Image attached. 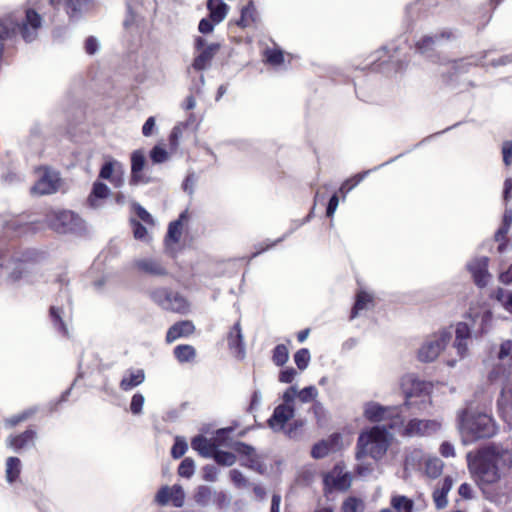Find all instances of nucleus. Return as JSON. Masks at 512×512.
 <instances>
[{"instance_id":"nucleus-1","label":"nucleus","mask_w":512,"mask_h":512,"mask_svg":"<svg viewBox=\"0 0 512 512\" xmlns=\"http://www.w3.org/2000/svg\"><path fill=\"white\" fill-rule=\"evenodd\" d=\"M468 469L480 486L497 483L502 474L512 469V448L501 443H489L467 453Z\"/></svg>"},{"instance_id":"nucleus-2","label":"nucleus","mask_w":512,"mask_h":512,"mask_svg":"<svg viewBox=\"0 0 512 512\" xmlns=\"http://www.w3.org/2000/svg\"><path fill=\"white\" fill-rule=\"evenodd\" d=\"M41 27L40 15L31 8L25 10L24 19L18 13L0 18V39H7L19 32L26 42L33 41Z\"/></svg>"},{"instance_id":"nucleus-3","label":"nucleus","mask_w":512,"mask_h":512,"mask_svg":"<svg viewBox=\"0 0 512 512\" xmlns=\"http://www.w3.org/2000/svg\"><path fill=\"white\" fill-rule=\"evenodd\" d=\"M458 429L465 441L490 438L497 433V425L487 413H470L463 410L458 414Z\"/></svg>"},{"instance_id":"nucleus-4","label":"nucleus","mask_w":512,"mask_h":512,"mask_svg":"<svg viewBox=\"0 0 512 512\" xmlns=\"http://www.w3.org/2000/svg\"><path fill=\"white\" fill-rule=\"evenodd\" d=\"M391 436L385 428L375 426L362 432L358 438L356 458L360 460L369 455L375 460L381 459L387 452Z\"/></svg>"},{"instance_id":"nucleus-5","label":"nucleus","mask_w":512,"mask_h":512,"mask_svg":"<svg viewBox=\"0 0 512 512\" xmlns=\"http://www.w3.org/2000/svg\"><path fill=\"white\" fill-rule=\"evenodd\" d=\"M400 386L405 395L406 407L418 406L419 409H422L429 403L430 383L420 381L409 374L401 379Z\"/></svg>"},{"instance_id":"nucleus-6","label":"nucleus","mask_w":512,"mask_h":512,"mask_svg":"<svg viewBox=\"0 0 512 512\" xmlns=\"http://www.w3.org/2000/svg\"><path fill=\"white\" fill-rule=\"evenodd\" d=\"M389 428L395 430L399 435L402 436H425L436 432L440 428V423L434 420H410L407 424H404V420L401 415L396 417L389 424Z\"/></svg>"},{"instance_id":"nucleus-7","label":"nucleus","mask_w":512,"mask_h":512,"mask_svg":"<svg viewBox=\"0 0 512 512\" xmlns=\"http://www.w3.org/2000/svg\"><path fill=\"white\" fill-rule=\"evenodd\" d=\"M51 229L58 233H68L81 227V219L69 210H51L46 215Z\"/></svg>"},{"instance_id":"nucleus-8","label":"nucleus","mask_w":512,"mask_h":512,"mask_svg":"<svg viewBox=\"0 0 512 512\" xmlns=\"http://www.w3.org/2000/svg\"><path fill=\"white\" fill-rule=\"evenodd\" d=\"M451 338V333L441 330L430 336L418 351V358L422 362L435 360Z\"/></svg>"},{"instance_id":"nucleus-9","label":"nucleus","mask_w":512,"mask_h":512,"mask_svg":"<svg viewBox=\"0 0 512 512\" xmlns=\"http://www.w3.org/2000/svg\"><path fill=\"white\" fill-rule=\"evenodd\" d=\"M151 298L163 309L182 314L188 311L186 299L178 293H173L165 289H157L151 292Z\"/></svg>"},{"instance_id":"nucleus-10","label":"nucleus","mask_w":512,"mask_h":512,"mask_svg":"<svg viewBox=\"0 0 512 512\" xmlns=\"http://www.w3.org/2000/svg\"><path fill=\"white\" fill-rule=\"evenodd\" d=\"M39 179L31 188V193L37 195H46L55 193L60 185L59 174L48 168H39L37 170Z\"/></svg>"},{"instance_id":"nucleus-11","label":"nucleus","mask_w":512,"mask_h":512,"mask_svg":"<svg viewBox=\"0 0 512 512\" xmlns=\"http://www.w3.org/2000/svg\"><path fill=\"white\" fill-rule=\"evenodd\" d=\"M342 464H336L331 471L326 473L323 478L327 489L347 490L351 485V475L344 471Z\"/></svg>"},{"instance_id":"nucleus-12","label":"nucleus","mask_w":512,"mask_h":512,"mask_svg":"<svg viewBox=\"0 0 512 512\" xmlns=\"http://www.w3.org/2000/svg\"><path fill=\"white\" fill-rule=\"evenodd\" d=\"M365 417L372 422L389 421V424L400 415L399 407H384L378 403H368L364 409Z\"/></svg>"},{"instance_id":"nucleus-13","label":"nucleus","mask_w":512,"mask_h":512,"mask_svg":"<svg viewBox=\"0 0 512 512\" xmlns=\"http://www.w3.org/2000/svg\"><path fill=\"white\" fill-rule=\"evenodd\" d=\"M234 450L241 456V465L260 474L264 473L265 465L262 463L260 457L255 452L254 448L244 444L237 443Z\"/></svg>"},{"instance_id":"nucleus-14","label":"nucleus","mask_w":512,"mask_h":512,"mask_svg":"<svg viewBox=\"0 0 512 512\" xmlns=\"http://www.w3.org/2000/svg\"><path fill=\"white\" fill-rule=\"evenodd\" d=\"M488 262L489 259L483 256L473 259L467 265L475 284L479 287L486 286L490 280L491 275L488 272Z\"/></svg>"},{"instance_id":"nucleus-15","label":"nucleus","mask_w":512,"mask_h":512,"mask_svg":"<svg viewBox=\"0 0 512 512\" xmlns=\"http://www.w3.org/2000/svg\"><path fill=\"white\" fill-rule=\"evenodd\" d=\"M99 177L108 180L114 187L119 188L124 183L123 165L116 161H107L101 168Z\"/></svg>"},{"instance_id":"nucleus-16","label":"nucleus","mask_w":512,"mask_h":512,"mask_svg":"<svg viewBox=\"0 0 512 512\" xmlns=\"http://www.w3.org/2000/svg\"><path fill=\"white\" fill-rule=\"evenodd\" d=\"M294 416V409L291 405L281 404L278 405L268 420V425L274 431H280L284 428L285 424Z\"/></svg>"},{"instance_id":"nucleus-17","label":"nucleus","mask_w":512,"mask_h":512,"mask_svg":"<svg viewBox=\"0 0 512 512\" xmlns=\"http://www.w3.org/2000/svg\"><path fill=\"white\" fill-rule=\"evenodd\" d=\"M228 346L233 354L242 359L245 355V348L243 342V335L240 323L236 322L228 334Z\"/></svg>"},{"instance_id":"nucleus-18","label":"nucleus","mask_w":512,"mask_h":512,"mask_svg":"<svg viewBox=\"0 0 512 512\" xmlns=\"http://www.w3.org/2000/svg\"><path fill=\"white\" fill-rule=\"evenodd\" d=\"M195 330L194 324L191 321H180L172 325L166 334L167 343H172L181 337L191 335Z\"/></svg>"},{"instance_id":"nucleus-19","label":"nucleus","mask_w":512,"mask_h":512,"mask_svg":"<svg viewBox=\"0 0 512 512\" xmlns=\"http://www.w3.org/2000/svg\"><path fill=\"white\" fill-rule=\"evenodd\" d=\"M456 338L454 347L460 357H464L467 352L468 340L470 339V328L468 324L460 322L456 326Z\"/></svg>"},{"instance_id":"nucleus-20","label":"nucleus","mask_w":512,"mask_h":512,"mask_svg":"<svg viewBox=\"0 0 512 512\" xmlns=\"http://www.w3.org/2000/svg\"><path fill=\"white\" fill-rule=\"evenodd\" d=\"M340 438V434L334 433L327 440L316 443L311 451L312 457L320 459L327 456L338 445Z\"/></svg>"},{"instance_id":"nucleus-21","label":"nucleus","mask_w":512,"mask_h":512,"mask_svg":"<svg viewBox=\"0 0 512 512\" xmlns=\"http://www.w3.org/2000/svg\"><path fill=\"white\" fill-rule=\"evenodd\" d=\"M145 380V373L142 369H130L123 376L120 381V388L123 391H129L134 387L139 386Z\"/></svg>"},{"instance_id":"nucleus-22","label":"nucleus","mask_w":512,"mask_h":512,"mask_svg":"<svg viewBox=\"0 0 512 512\" xmlns=\"http://www.w3.org/2000/svg\"><path fill=\"white\" fill-rule=\"evenodd\" d=\"M189 218L187 210L183 211L179 218L169 224L168 232L166 236V245L169 246L171 243L175 244L179 241L181 236L182 224Z\"/></svg>"},{"instance_id":"nucleus-23","label":"nucleus","mask_w":512,"mask_h":512,"mask_svg":"<svg viewBox=\"0 0 512 512\" xmlns=\"http://www.w3.org/2000/svg\"><path fill=\"white\" fill-rule=\"evenodd\" d=\"M452 485H453L452 478L450 476H447L442 481L441 486L434 490L433 501H434L437 509H443L444 507H446V505L448 503L447 494L451 490Z\"/></svg>"},{"instance_id":"nucleus-24","label":"nucleus","mask_w":512,"mask_h":512,"mask_svg":"<svg viewBox=\"0 0 512 512\" xmlns=\"http://www.w3.org/2000/svg\"><path fill=\"white\" fill-rule=\"evenodd\" d=\"M498 409L502 419L512 425V392L503 389L498 399Z\"/></svg>"},{"instance_id":"nucleus-25","label":"nucleus","mask_w":512,"mask_h":512,"mask_svg":"<svg viewBox=\"0 0 512 512\" xmlns=\"http://www.w3.org/2000/svg\"><path fill=\"white\" fill-rule=\"evenodd\" d=\"M207 8L209 10V17L214 23L222 22L229 10L228 5L222 0H208Z\"/></svg>"},{"instance_id":"nucleus-26","label":"nucleus","mask_w":512,"mask_h":512,"mask_svg":"<svg viewBox=\"0 0 512 512\" xmlns=\"http://www.w3.org/2000/svg\"><path fill=\"white\" fill-rule=\"evenodd\" d=\"M192 448L203 457H211L215 452L216 446L204 436H196L191 441Z\"/></svg>"},{"instance_id":"nucleus-27","label":"nucleus","mask_w":512,"mask_h":512,"mask_svg":"<svg viewBox=\"0 0 512 512\" xmlns=\"http://www.w3.org/2000/svg\"><path fill=\"white\" fill-rule=\"evenodd\" d=\"M512 224V210H506L503 216L502 226L497 230L495 234V240L500 242L498 246V252L502 253L507 245L505 240L506 234Z\"/></svg>"},{"instance_id":"nucleus-28","label":"nucleus","mask_w":512,"mask_h":512,"mask_svg":"<svg viewBox=\"0 0 512 512\" xmlns=\"http://www.w3.org/2000/svg\"><path fill=\"white\" fill-rule=\"evenodd\" d=\"M145 165V157L141 151H134L131 155V181L138 183L142 180L141 172Z\"/></svg>"},{"instance_id":"nucleus-29","label":"nucleus","mask_w":512,"mask_h":512,"mask_svg":"<svg viewBox=\"0 0 512 512\" xmlns=\"http://www.w3.org/2000/svg\"><path fill=\"white\" fill-rule=\"evenodd\" d=\"M443 470V462L437 457H426L424 459V473L429 478H437Z\"/></svg>"},{"instance_id":"nucleus-30","label":"nucleus","mask_w":512,"mask_h":512,"mask_svg":"<svg viewBox=\"0 0 512 512\" xmlns=\"http://www.w3.org/2000/svg\"><path fill=\"white\" fill-rule=\"evenodd\" d=\"M390 504L395 512H412L414 507L413 501L403 495L392 496Z\"/></svg>"},{"instance_id":"nucleus-31","label":"nucleus","mask_w":512,"mask_h":512,"mask_svg":"<svg viewBox=\"0 0 512 512\" xmlns=\"http://www.w3.org/2000/svg\"><path fill=\"white\" fill-rule=\"evenodd\" d=\"M109 194V188L101 182H95L91 194L89 195L88 202L91 207H98L97 200L104 199Z\"/></svg>"},{"instance_id":"nucleus-32","label":"nucleus","mask_w":512,"mask_h":512,"mask_svg":"<svg viewBox=\"0 0 512 512\" xmlns=\"http://www.w3.org/2000/svg\"><path fill=\"white\" fill-rule=\"evenodd\" d=\"M173 353L175 358L181 363L190 362L196 356V350L191 345H178L174 348Z\"/></svg>"},{"instance_id":"nucleus-33","label":"nucleus","mask_w":512,"mask_h":512,"mask_svg":"<svg viewBox=\"0 0 512 512\" xmlns=\"http://www.w3.org/2000/svg\"><path fill=\"white\" fill-rule=\"evenodd\" d=\"M35 437V432L32 430H26L22 434L11 436L8 440L10 447L15 450L25 447Z\"/></svg>"},{"instance_id":"nucleus-34","label":"nucleus","mask_w":512,"mask_h":512,"mask_svg":"<svg viewBox=\"0 0 512 512\" xmlns=\"http://www.w3.org/2000/svg\"><path fill=\"white\" fill-rule=\"evenodd\" d=\"M341 510L342 512H364L365 502L361 498L350 496L343 501Z\"/></svg>"},{"instance_id":"nucleus-35","label":"nucleus","mask_w":512,"mask_h":512,"mask_svg":"<svg viewBox=\"0 0 512 512\" xmlns=\"http://www.w3.org/2000/svg\"><path fill=\"white\" fill-rule=\"evenodd\" d=\"M21 471V462L17 457H9L6 462V476L8 482H14Z\"/></svg>"},{"instance_id":"nucleus-36","label":"nucleus","mask_w":512,"mask_h":512,"mask_svg":"<svg viewBox=\"0 0 512 512\" xmlns=\"http://www.w3.org/2000/svg\"><path fill=\"white\" fill-rule=\"evenodd\" d=\"M137 267L146 273L154 275H162L165 273V269L155 260H140L137 262Z\"/></svg>"},{"instance_id":"nucleus-37","label":"nucleus","mask_w":512,"mask_h":512,"mask_svg":"<svg viewBox=\"0 0 512 512\" xmlns=\"http://www.w3.org/2000/svg\"><path fill=\"white\" fill-rule=\"evenodd\" d=\"M255 22H256V10H255L252 2H250L248 6H246L245 8L242 9L241 17L237 24L242 27H248Z\"/></svg>"},{"instance_id":"nucleus-38","label":"nucleus","mask_w":512,"mask_h":512,"mask_svg":"<svg viewBox=\"0 0 512 512\" xmlns=\"http://www.w3.org/2000/svg\"><path fill=\"white\" fill-rule=\"evenodd\" d=\"M213 54L214 52L211 47L202 50V52L194 59L193 67L196 70H203L210 63Z\"/></svg>"},{"instance_id":"nucleus-39","label":"nucleus","mask_w":512,"mask_h":512,"mask_svg":"<svg viewBox=\"0 0 512 512\" xmlns=\"http://www.w3.org/2000/svg\"><path fill=\"white\" fill-rule=\"evenodd\" d=\"M372 302V296L364 291H360L356 296V302L351 312V318H355L359 311L366 308Z\"/></svg>"},{"instance_id":"nucleus-40","label":"nucleus","mask_w":512,"mask_h":512,"mask_svg":"<svg viewBox=\"0 0 512 512\" xmlns=\"http://www.w3.org/2000/svg\"><path fill=\"white\" fill-rule=\"evenodd\" d=\"M289 358L288 349L285 345L279 344L273 350L272 360L275 365L283 366Z\"/></svg>"},{"instance_id":"nucleus-41","label":"nucleus","mask_w":512,"mask_h":512,"mask_svg":"<svg viewBox=\"0 0 512 512\" xmlns=\"http://www.w3.org/2000/svg\"><path fill=\"white\" fill-rule=\"evenodd\" d=\"M214 460L224 466H232L236 462V457L233 453L227 451H221L215 449V452L211 456Z\"/></svg>"},{"instance_id":"nucleus-42","label":"nucleus","mask_w":512,"mask_h":512,"mask_svg":"<svg viewBox=\"0 0 512 512\" xmlns=\"http://www.w3.org/2000/svg\"><path fill=\"white\" fill-rule=\"evenodd\" d=\"M496 299L510 313H512V292L499 288L495 292Z\"/></svg>"},{"instance_id":"nucleus-43","label":"nucleus","mask_w":512,"mask_h":512,"mask_svg":"<svg viewBox=\"0 0 512 512\" xmlns=\"http://www.w3.org/2000/svg\"><path fill=\"white\" fill-rule=\"evenodd\" d=\"M294 362L300 370L306 369L310 362L309 350L306 348H302V349L298 350L294 354Z\"/></svg>"},{"instance_id":"nucleus-44","label":"nucleus","mask_w":512,"mask_h":512,"mask_svg":"<svg viewBox=\"0 0 512 512\" xmlns=\"http://www.w3.org/2000/svg\"><path fill=\"white\" fill-rule=\"evenodd\" d=\"M194 470V461L191 458H185L178 467V474L181 477L190 478L194 474Z\"/></svg>"},{"instance_id":"nucleus-45","label":"nucleus","mask_w":512,"mask_h":512,"mask_svg":"<svg viewBox=\"0 0 512 512\" xmlns=\"http://www.w3.org/2000/svg\"><path fill=\"white\" fill-rule=\"evenodd\" d=\"M170 501L173 503L175 507H181L184 503V491L181 486L174 485L170 487Z\"/></svg>"},{"instance_id":"nucleus-46","label":"nucleus","mask_w":512,"mask_h":512,"mask_svg":"<svg viewBox=\"0 0 512 512\" xmlns=\"http://www.w3.org/2000/svg\"><path fill=\"white\" fill-rule=\"evenodd\" d=\"M264 57L267 63L272 65H279L283 62V53L277 49H266L264 51Z\"/></svg>"},{"instance_id":"nucleus-47","label":"nucleus","mask_w":512,"mask_h":512,"mask_svg":"<svg viewBox=\"0 0 512 512\" xmlns=\"http://www.w3.org/2000/svg\"><path fill=\"white\" fill-rule=\"evenodd\" d=\"M211 495H212V492L209 487L200 486V487H198V489L194 495V499H195L196 503H198L200 505H207L208 502L210 501Z\"/></svg>"},{"instance_id":"nucleus-48","label":"nucleus","mask_w":512,"mask_h":512,"mask_svg":"<svg viewBox=\"0 0 512 512\" xmlns=\"http://www.w3.org/2000/svg\"><path fill=\"white\" fill-rule=\"evenodd\" d=\"M318 395V391L314 386H308L297 392L299 400L303 403H308L315 400Z\"/></svg>"},{"instance_id":"nucleus-49","label":"nucleus","mask_w":512,"mask_h":512,"mask_svg":"<svg viewBox=\"0 0 512 512\" xmlns=\"http://www.w3.org/2000/svg\"><path fill=\"white\" fill-rule=\"evenodd\" d=\"M91 0H67L68 13L73 17L77 12L82 11Z\"/></svg>"},{"instance_id":"nucleus-50","label":"nucleus","mask_w":512,"mask_h":512,"mask_svg":"<svg viewBox=\"0 0 512 512\" xmlns=\"http://www.w3.org/2000/svg\"><path fill=\"white\" fill-rule=\"evenodd\" d=\"M186 450H187V443L185 442V440L177 437L175 439V443L171 449L172 457L175 459H178L185 454Z\"/></svg>"},{"instance_id":"nucleus-51","label":"nucleus","mask_w":512,"mask_h":512,"mask_svg":"<svg viewBox=\"0 0 512 512\" xmlns=\"http://www.w3.org/2000/svg\"><path fill=\"white\" fill-rule=\"evenodd\" d=\"M50 315L58 331L61 332L63 335H67V329L60 317L59 310L56 307L52 306L50 308Z\"/></svg>"},{"instance_id":"nucleus-52","label":"nucleus","mask_w":512,"mask_h":512,"mask_svg":"<svg viewBox=\"0 0 512 512\" xmlns=\"http://www.w3.org/2000/svg\"><path fill=\"white\" fill-rule=\"evenodd\" d=\"M150 157L154 163H162L168 159V153L164 148L155 146L150 152Z\"/></svg>"},{"instance_id":"nucleus-53","label":"nucleus","mask_w":512,"mask_h":512,"mask_svg":"<svg viewBox=\"0 0 512 512\" xmlns=\"http://www.w3.org/2000/svg\"><path fill=\"white\" fill-rule=\"evenodd\" d=\"M229 474L231 481L236 487L243 488L248 485L246 477L239 470L232 469Z\"/></svg>"},{"instance_id":"nucleus-54","label":"nucleus","mask_w":512,"mask_h":512,"mask_svg":"<svg viewBox=\"0 0 512 512\" xmlns=\"http://www.w3.org/2000/svg\"><path fill=\"white\" fill-rule=\"evenodd\" d=\"M144 404V397L140 393L133 395L130 403V410L133 414H140Z\"/></svg>"},{"instance_id":"nucleus-55","label":"nucleus","mask_w":512,"mask_h":512,"mask_svg":"<svg viewBox=\"0 0 512 512\" xmlns=\"http://www.w3.org/2000/svg\"><path fill=\"white\" fill-rule=\"evenodd\" d=\"M131 224H132V228H133L134 237L138 240H143V241L147 240V238H148L147 229L136 220H132Z\"/></svg>"},{"instance_id":"nucleus-56","label":"nucleus","mask_w":512,"mask_h":512,"mask_svg":"<svg viewBox=\"0 0 512 512\" xmlns=\"http://www.w3.org/2000/svg\"><path fill=\"white\" fill-rule=\"evenodd\" d=\"M477 319L480 320L479 333L483 334L487 329V325L490 323L492 319V314L490 311L486 310L482 314L477 315L476 318L473 319V321L476 322Z\"/></svg>"},{"instance_id":"nucleus-57","label":"nucleus","mask_w":512,"mask_h":512,"mask_svg":"<svg viewBox=\"0 0 512 512\" xmlns=\"http://www.w3.org/2000/svg\"><path fill=\"white\" fill-rule=\"evenodd\" d=\"M502 154H503V161L505 165H510L512 163V142L506 141L503 143L502 146Z\"/></svg>"},{"instance_id":"nucleus-58","label":"nucleus","mask_w":512,"mask_h":512,"mask_svg":"<svg viewBox=\"0 0 512 512\" xmlns=\"http://www.w3.org/2000/svg\"><path fill=\"white\" fill-rule=\"evenodd\" d=\"M217 23H214L211 18H203L200 23H199V26H198V29L201 33L203 34H208V33H211L214 29V25H216Z\"/></svg>"},{"instance_id":"nucleus-59","label":"nucleus","mask_w":512,"mask_h":512,"mask_svg":"<svg viewBox=\"0 0 512 512\" xmlns=\"http://www.w3.org/2000/svg\"><path fill=\"white\" fill-rule=\"evenodd\" d=\"M169 492H171L170 487L165 486L161 488L156 495V501L161 505H165L170 502Z\"/></svg>"},{"instance_id":"nucleus-60","label":"nucleus","mask_w":512,"mask_h":512,"mask_svg":"<svg viewBox=\"0 0 512 512\" xmlns=\"http://www.w3.org/2000/svg\"><path fill=\"white\" fill-rule=\"evenodd\" d=\"M296 376V371L293 368H287L280 372L279 381L282 383H291Z\"/></svg>"},{"instance_id":"nucleus-61","label":"nucleus","mask_w":512,"mask_h":512,"mask_svg":"<svg viewBox=\"0 0 512 512\" xmlns=\"http://www.w3.org/2000/svg\"><path fill=\"white\" fill-rule=\"evenodd\" d=\"M135 212L137 216L145 223L150 225L154 224L152 216L140 205H135Z\"/></svg>"},{"instance_id":"nucleus-62","label":"nucleus","mask_w":512,"mask_h":512,"mask_svg":"<svg viewBox=\"0 0 512 512\" xmlns=\"http://www.w3.org/2000/svg\"><path fill=\"white\" fill-rule=\"evenodd\" d=\"M439 451H440V454L446 458L455 456L454 446L450 442H447V441L443 442L440 445Z\"/></svg>"},{"instance_id":"nucleus-63","label":"nucleus","mask_w":512,"mask_h":512,"mask_svg":"<svg viewBox=\"0 0 512 512\" xmlns=\"http://www.w3.org/2000/svg\"><path fill=\"white\" fill-rule=\"evenodd\" d=\"M435 41L436 39L433 37H424L417 43V50L420 51L421 53H424L430 47V45L435 43Z\"/></svg>"},{"instance_id":"nucleus-64","label":"nucleus","mask_w":512,"mask_h":512,"mask_svg":"<svg viewBox=\"0 0 512 512\" xmlns=\"http://www.w3.org/2000/svg\"><path fill=\"white\" fill-rule=\"evenodd\" d=\"M511 351H512V341L511 340L504 341L500 346L498 358L504 359L511 353Z\"/></svg>"}]
</instances>
